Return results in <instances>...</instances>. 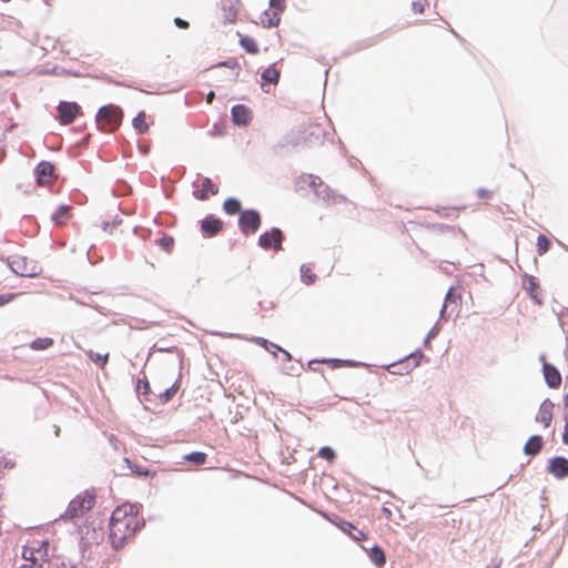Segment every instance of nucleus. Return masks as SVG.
Listing matches in <instances>:
<instances>
[{
  "mask_svg": "<svg viewBox=\"0 0 568 568\" xmlns=\"http://www.w3.org/2000/svg\"><path fill=\"white\" fill-rule=\"evenodd\" d=\"M122 119V109L114 104H108L99 109L95 122L100 131L112 133L121 125Z\"/></svg>",
  "mask_w": 568,
  "mask_h": 568,
  "instance_id": "7ed1b4c3",
  "label": "nucleus"
},
{
  "mask_svg": "<svg viewBox=\"0 0 568 568\" xmlns=\"http://www.w3.org/2000/svg\"><path fill=\"white\" fill-rule=\"evenodd\" d=\"M547 470L557 479H564L568 476V459L565 457H554L549 460Z\"/></svg>",
  "mask_w": 568,
  "mask_h": 568,
  "instance_id": "9b49d317",
  "label": "nucleus"
},
{
  "mask_svg": "<svg viewBox=\"0 0 568 568\" xmlns=\"http://www.w3.org/2000/svg\"><path fill=\"white\" fill-rule=\"evenodd\" d=\"M214 97H215V95H214V92H213V91H211V92L207 94V97H206V101H207V103H212V101H213Z\"/></svg>",
  "mask_w": 568,
  "mask_h": 568,
  "instance_id": "a18cd8bd",
  "label": "nucleus"
},
{
  "mask_svg": "<svg viewBox=\"0 0 568 568\" xmlns=\"http://www.w3.org/2000/svg\"><path fill=\"white\" fill-rule=\"evenodd\" d=\"M427 4V0H415L413 2V10L415 13H423Z\"/></svg>",
  "mask_w": 568,
  "mask_h": 568,
  "instance_id": "e433bc0d",
  "label": "nucleus"
},
{
  "mask_svg": "<svg viewBox=\"0 0 568 568\" xmlns=\"http://www.w3.org/2000/svg\"><path fill=\"white\" fill-rule=\"evenodd\" d=\"M283 233L280 229L274 227L270 232H265L258 239V244L265 248H274L280 251L282 248Z\"/></svg>",
  "mask_w": 568,
  "mask_h": 568,
  "instance_id": "1a4fd4ad",
  "label": "nucleus"
},
{
  "mask_svg": "<svg viewBox=\"0 0 568 568\" xmlns=\"http://www.w3.org/2000/svg\"><path fill=\"white\" fill-rule=\"evenodd\" d=\"M19 568H44L42 564H24Z\"/></svg>",
  "mask_w": 568,
  "mask_h": 568,
  "instance_id": "37998d69",
  "label": "nucleus"
},
{
  "mask_svg": "<svg viewBox=\"0 0 568 568\" xmlns=\"http://www.w3.org/2000/svg\"><path fill=\"white\" fill-rule=\"evenodd\" d=\"M239 225L245 235L255 233L261 225V216L257 211L246 210L241 213Z\"/></svg>",
  "mask_w": 568,
  "mask_h": 568,
  "instance_id": "423d86ee",
  "label": "nucleus"
},
{
  "mask_svg": "<svg viewBox=\"0 0 568 568\" xmlns=\"http://www.w3.org/2000/svg\"><path fill=\"white\" fill-rule=\"evenodd\" d=\"M219 193V186L212 182L209 178H203L199 184H196V189L193 192L195 199L200 201H205L210 197V195H216Z\"/></svg>",
  "mask_w": 568,
  "mask_h": 568,
  "instance_id": "9d476101",
  "label": "nucleus"
},
{
  "mask_svg": "<svg viewBox=\"0 0 568 568\" xmlns=\"http://www.w3.org/2000/svg\"><path fill=\"white\" fill-rule=\"evenodd\" d=\"M223 209L227 214L233 215L240 212L241 203L239 200L231 197L224 202Z\"/></svg>",
  "mask_w": 568,
  "mask_h": 568,
  "instance_id": "c756f323",
  "label": "nucleus"
},
{
  "mask_svg": "<svg viewBox=\"0 0 568 568\" xmlns=\"http://www.w3.org/2000/svg\"><path fill=\"white\" fill-rule=\"evenodd\" d=\"M554 407L555 405L549 398L545 399L539 406L536 422L540 423L545 428H548L552 422Z\"/></svg>",
  "mask_w": 568,
  "mask_h": 568,
  "instance_id": "ddd939ff",
  "label": "nucleus"
},
{
  "mask_svg": "<svg viewBox=\"0 0 568 568\" xmlns=\"http://www.w3.org/2000/svg\"><path fill=\"white\" fill-rule=\"evenodd\" d=\"M494 193L495 191L494 190H490V189H485V187H480L478 189L477 191V196L480 199V200H484V201H489L493 199L494 196Z\"/></svg>",
  "mask_w": 568,
  "mask_h": 568,
  "instance_id": "f704fd0d",
  "label": "nucleus"
},
{
  "mask_svg": "<svg viewBox=\"0 0 568 568\" xmlns=\"http://www.w3.org/2000/svg\"><path fill=\"white\" fill-rule=\"evenodd\" d=\"M562 442L568 445V418H566L565 428L562 433Z\"/></svg>",
  "mask_w": 568,
  "mask_h": 568,
  "instance_id": "a19ab883",
  "label": "nucleus"
},
{
  "mask_svg": "<svg viewBox=\"0 0 568 568\" xmlns=\"http://www.w3.org/2000/svg\"><path fill=\"white\" fill-rule=\"evenodd\" d=\"M301 275L303 283L306 285L313 284L317 277L310 265H302Z\"/></svg>",
  "mask_w": 568,
  "mask_h": 568,
  "instance_id": "c85d7f7f",
  "label": "nucleus"
},
{
  "mask_svg": "<svg viewBox=\"0 0 568 568\" xmlns=\"http://www.w3.org/2000/svg\"><path fill=\"white\" fill-rule=\"evenodd\" d=\"M316 181L320 182V184L322 183L321 179L317 178V176H312V184L315 185L316 184Z\"/></svg>",
  "mask_w": 568,
  "mask_h": 568,
  "instance_id": "49530a36",
  "label": "nucleus"
},
{
  "mask_svg": "<svg viewBox=\"0 0 568 568\" xmlns=\"http://www.w3.org/2000/svg\"><path fill=\"white\" fill-rule=\"evenodd\" d=\"M14 294L12 293H9V294H1L0 295V306H3L8 303H10L13 298H14Z\"/></svg>",
  "mask_w": 568,
  "mask_h": 568,
  "instance_id": "58836bf2",
  "label": "nucleus"
},
{
  "mask_svg": "<svg viewBox=\"0 0 568 568\" xmlns=\"http://www.w3.org/2000/svg\"><path fill=\"white\" fill-rule=\"evenodd\" d=\"M462 293L455 287H450L446 294L445 303L442 310V316L446 314L448 310L450 312H458L462 306Z\"/></svg>",
  "mask_w": 568,
  "mask_h": 568,
  "instance_id": "f8f14e48",
  "label": "nucleus"
},
{
  "mask_svg": "<svg viewBox=\"0 0 568 568\" xmlns=\"http://www.w3.org/2000/svg\"><path fill=\"white\" fill-rule=\"evenodd\" d=\"M321 364H328L332 368L341 367L343 364V361L341 359H313L308 362V368L313 372H321L320 365Z\"/></svg>",
  "mask_w": 568,
  "mask_h": 568,
  "instance_id": "412c9836",
  "label": "nucleus"
},
{
  "mask_svg": "<svg viewBox=\"0 0 568 568\" xmlns=\"http://www.w3.org/2000/svg\"><path fill=\"white\" fill-rule=\"evenodd\" d=\"M133 128L139 131V133H145L149 130V125L146 123L145 112H140L132 121Z\"/></svg>",
  "mask_w": 568,
  "mask_h": 568,
  "instance_id": "a878e982",
  "label": "nucleus"
},
{
  "mask_svg": "<svg viewBox=\"0 0 568 568\" xmlns=\"http://www.w3.org/2000/svg\"><path fill=\"white\" fill-rule=\"evenodd\" d=\"M240 44L250 54H257L260 51L257 42L251 37H241Z\"/></svg>",
  "mask_w": 568,
  "mask_h": 568,
  "instance_id": "4be33fe9",
  "label": "nucleus"
},
{
  "mask_svg": "<svg viewBox=\"0 0 568 568\" xmlns=\"http://www.w3.org/2000/svg\"><path fill=\"white\" fill-rule=\"evenodd\" d=\"M37 182L39 185H51L55 179V168L51 162L42 161L36 169Z\"/></svg>",
  "mask_w": 568,
  "mask_h": 568,
  "instance_id": "0eeeda50",
  "label": "nucleus"
},
{
  "mask_svg": "<svg viewBox=\"0 0 568 568\" xmlns=\"http://www.w3.org/2000/svg\"><path fill=\"white\" fill-rule=\"evenodd\" d=\"M160 245L166 251V252H171L173 245H174V240L171 237V236H163L161 240H160Z\"/></svg>",
  "mask_w": 568,
  "mask_h": 568,
  "instance_id": "c9c22d12",
  "label": "nucleus"
},
{
  "mask_svg": "<svg viewBox=\"0 0 568 568\" xmlns=\"http://www.w3.org/2000/svg\"><path fill=\"white\" fill-rule=\"evenodd\" d=\"M223 229V222L220 219H216L212 215L205 217L202 221L201 230L204 234L209 236H214L219 234Z\"/></svg>",
  "mask_w": 568,
  "mask_h": 568,
  "instance_id": "2eb2a0df",
  "label": "nucleus"
},
{
  "mask_svg": "<svg viewBox=\"0 0 568 568\" xmlns=\"http://www.w3.org/2000/svg\"><path fill=\"white\" fill-rule=\"evenodd\" d=\"M262 79L270 84H276L280 80V71L274 65H271L263 71Z\"/></svg>",
  "mask_w": 568,
  "mask_h": 568,
  "instance_id": "5701e85b",
  "label": "nucleus"
},
{
  "mask_svg": "<svg viewBox=\"0 0 568 568\" xmlns=\"http://www.w3.org/2000/svg\"><path fill=\"white\" fill-rule=\"evenodd\" d=\"M184 460L195 464L196 466L204 465L207 459V455L203 452H193L185 455Z\"/></svg>",
  "mask_w": 568,
  "mask_h": 568,
  "instance_id": "bb28decb",
  "label": "nucleus"
},
{
  "mask_svg": "<svg viewBox=\"0 0 568 568\" xmlns=\"http://www.w3.org/2000/svg\"><path fill=\"white\" fill-rule=\"evenodd\" d=\"M334 200H339V201H342V200H344V199H343V196H341V195H336V196H334Z\"/></svg>",
  "mask_w": 568,
  "mask_h": 568,
  "instance_id": "8fccbe9b",
  "label": "nucleus"
},
{
  "mask_svg": "<svg viewBox=\"0 0 568 568\" xmlns=\"http://www.w3.org/2000/svg\"><path fill=\"white\" fill-rule=\"evenodd\" d=\"M59 121L63 125H68L81 113V106L75 102H61L58 106Z\"/></svg>",
  "mask_w": 568,
  "mask_h": 568,
  "instance_id": "6e6552de",
  "label": "nucleus"
},
{
  "mask_svg": "<svg viewBox=\"0 0 568 568\" xmlns=\"http://www.w3.org/2000/svg\"><path fill=\"white\" fill-rule=\"evenodd\" d=\"M136 392L143 396H148L151 393L149 382L146 379H139L136 385Z\"/></svg>",
  "mask_w": 568,
  "mask_h": 568,
  "instance_id": "72a5a7b5",
  "label": "nucleus"
},
{
  "mask_svg": "<svg viewBox=\"0 0 568 568\" xmlns=\"http://www.w3.org/2000/svg\"><path fill=\"white\" fill-rule=\"evenodd\" d=\"M44 2H45L47 4H50V0H44Z\"/></svg>",
  "mask_w": 568,
  "mask_h": 568,
  "instance_id": "3c124183",
  "label": "nucleus"
},
{
  "mask_svg": "<svg viewBox=\"0 0 568 568\" xmlns=\"http://www.w3.org/2000/svg\"><path fill=\"white\" fill-rule=\"evenodd\" d=\"M536 288L537 284L534 281H530L529 292L532 298H537L536 294L534 293Z\"/></svg>",
  "mask_w": 568,
  "mask_h": 568,
  "instance_id": "c03bdc74",
  "label": "nucleus"
},
{
  "mask_svg": "<svg viewBox=\"0 0 568 568\" xmlns=\"http://www.w3.org/2000/svg\"><path fill=\"white\" fill-rule=\"evenodd\" d=\"M318 456L328 462H333L336 457L335 452L328 446L322 447L318 450Z\"/></svg>",
  "mask_w": 568,
  "mask_h": 568,
  "instance_id": "473e14b6",
  "label": "nucleus"
},
{
  "mask_svg": "<svg viewBox=\"0 0 568 568\" xmlns=\"http://www.w3.org/2000/svg\"><path fill=\"white\" fill-rule=\"evenodd\" d=\"M271 6L277 11H273L271 14L265 12V16L268 17V19H263L262 22L267 27H276L281 21L278 11H283L285 9V0H271Z\"/></svg>",
  "mask_w": 568,
  "mask_h": 568,
  "instance_id": "dca6fc26",
  "label": "nucleus"
},
{
  "mask_svg": "<svg viewBox=\"0 0 568 568\" xmlns=\"http://www.w3.org/2000/svg\"><path fill=\"white\" fill-rule=\"evenodd\" d=\"M52 345L53 339L51 337H39L30 344V347L34 351H44Z\"/></svg>",
  "mask_w": 568,
  "mask_h": 568,
  "instance_id": "cd10ccee",
  "label": "nucleus"
},
{
  "mask_svg": "<svg viewBox=\"0 0 568 568\" xmlns=\"http://www.w3.org/2000/svg\"><path fill=\"white\" fill-rule=\"evenodd\" d=\"M40 531L30 532L31 539L23 546L22 557L31 564H45L49 559V540L39 538Z\"/></svg>",
  "mask_w": 568,
  "mask_h": 568,
  "instance_id": "f03ea898",
  "label": "nucleus"
},
{
  "mask_svg": "<svg viewBox=\"0 0 568 568\" xmlns=\"http://www.w3.org/2000/svg\"><path fill=\"white\" fill-rule=\"evenodd\" d=\"M144 526L139 504L123 503L111 515L109 539L114 549H121Z\"/></svg>",
  "mask_w": 568,
  "mask_h": 568,
  "instance_id": "f257e3e1",
  "label": "nucleus"
},
{
  "mask_svg": "<svg viewBox=\"0 0 568 568\" xmlns=\"http://www.w3.org/2000/svg\"><path fill=\"white\" fill-rule=\"evenodd\" d=\"M179 390V384L174 383L170 388L159 395L160 402L165 404L170 402Z\"/></svg>",
  "mask_w": 568,
  "mask_h": 568,
  "instance_id": "7c9ffc66",
  "label": "nucleus"
},
{
  "mask_svg": "<svg viewBox=\"0 0 568 568\" xmlns=\"http://www.w3.org/2000/svg\"><path fill=\"white\" fill-rule=\"evenodd\" d=\"M383 513H385V515H387V516H390V514H392L390 510L386 507L383 508Z\"/></svg>",
  "mask_w": 568,
  "mask_h": 568,
  "instance_id": "de8ad7c7",
  "label": "nucleus"
},
{
  "mask_svg": "<svg viewBox=\"0 0 568 568\" xmlns=\"http://www.w3.org/2000/svg\"><path fill=\"white\" fill-rule=\"evenodd\" d=\"M71 210L72 207L69 205L60 206L57 212L52 215V220L58 225L65 224L71 219Z\"/></svg>",
  "mask_w": 568,
  "mask_h": 568,
  "instance_id": "aec40b11",
  "label": "nucleus"
},
{
  "mask_svg": "<svg viewBox=\"0 0 568 568\" xmlns=\"http://www.w3.org/2000/svg\"><path fill=\"white\" fill-rule=\"evenodd\" d=\"M542 445L544 443L541 436L534 435L526 442L524 452L526 455L535 456L540 453Z\"/></svg>",
  "mask_w": 568,
  "mask_h": 568,
  "instance_id": "6ab92c4d",
  "label": "nucleus"
},
{
  "mask_svg": "<svg viewBox=\"0 0 568 568\" xmlns=\"http://www.w3.org/2000/svg\"><path fill=\"white\" fill-rule=\"evenodd\" d=\"M302 143L307 148H317L324 143L325 131L320 124H310L302 132Z\"/></svg>",
  "mask_w": 568,
  "mask_h": 568,
  "instance_id": "39448f33",
  "label": "nucleus"
},
{
  "mask_svg": "<svg viewBox=\"0 0 568 568\" xmlns=\"http://www.w3.org/2000/svg\"><path fill=\"white\" fill-rule=\"evenodd\" d=\"M254 342L260 345V346H263V347H267V341L263 337H256L254 338Z\"/></svg>",
  "mask_w": 568,
  "mask_h": 568,
  "instance_id": "79ce46f5",
  "label": "nucleus"
},
{
  "mask_svg": "<svg viewBox=\"0 0 568 568\" xmlns=\"http://www.w3.org/2000/svg\"><path fill=\"white\" fill-rule=\"evenodd\" d=\"M54 434L55 436H59L60 435V427L59 426H54Z\"/></svg>",
  "mask_w": 568,
  "mask_h": 568,
  "instance_id": "09e8293b",
  "label": "nucleus"
},
{
  "mask_svg": "<svg viewBox=\"0 0 568 568\" xmlns=\"http://www.w3.org/2000/svg\"><path fill=\"white\" fill-rule=\"evenodd\" d=\"M550 246V241L547 239L546 235L540 234L537 237V251L539 255H544L548 252Z\"/></svg>",
  "mask_w": 568,
  "mask_h": 568,
  "instance_id": "2f4dec72",
  "label": "nucleus"
},
{
  "mask_svg": "<svg viewBox=\"0 0 568 568\" xmlns=\"http://www.w3.org/2000/svg\"><path fill=\"white\" fill-rule=\"evenodd\" d=\"M175 24L179 27V28H182V29H186L189 28V22L182 20L181 18H176L174 20Z\"/></svg>",
  "mask_w": 568,
  "mask_h": 568,
  "instance_id": "ea45409f",
  "label": "nucleus"
},
{
  "mask_svg": "<svg viewBox=\"0 0 568 568\" xmlns=\"http://www.w3.org/2000/svg\"><path fill=\"white\" fill-rule=\"evenodd\" d=\"M542 373L547 385L550 388H558L561 384V375L559 371L549 363H544Z\"/></svg>",
  "mask_w": 568,
  "mask_h": 568,
  "instance_id": "4468645a",
  "label": "nucleus"
},
{
  "mask_svg": "<svg viewBox=\"0 0 568 568\" xmlns=\"http://www.w3.org/2000/svg\"><path fill=\"white\" fill-rule=\"evenodd\" d=\"M369 559L376 564L378 567L383 566L386 562V557L384 550L378 547L374 546L369 551Z\"/></svg>",
  "mask_w": 568,
  "mask_h": 568,
  "instance_id": "b1692460",
  "label": "nucleus"
},
{
  "mask_svg": "<svg viewBox=\"0 0 568 568\" xmlns=\"http://www.w3.org/2000/svg\"><path fill=\"white\" fill-rule=\"evenodd\" d=\"M232 119L234 123L245 125L251 121L252 114L247 106L237 104L232 108Z\"/></svg>",
  "mask_w": 568,
  "mask_h": 568,
  "instance_id": "f3484780",
  "label": "nucleus"
},
{
  "mask_svg": "<svg viewBox=\"0 0 568 568\" xmlns=\"http://www.w3.org/2000/svg\"><path fill=\"white\" fill-rule=\"evenodd\" d=\"M87 355L100 368H104L109 362V353L100 354V353H95L93 351H88Z\"/></svg>",
  "mask_w": 568,
  "mask_h": 568,
  "instance_id": "393cba45",
  "label": "nucleus"
},
{
  "mask_svg": "<svg viewBox=\"0 0 568 568\" xmlns=\"http://www.w3.org/2000/svg\"><path fill=\"white\" fill-rule=\"evenodd\" d=\"M95 504V495L89 490H84L77 495L70 503L63 514L65 519H75L83 517L90 511Z\"/></svg>",
  "mask_w": 568,
  "mask_h": 568,
  "instance_id": "20e7f679",
  "label": "nucleus"
},
{
  "mask_svg": "<svg viewBox=\"0 0 568 568\" xmlns=\"http://www.w3.org/2000/svg\"><path fill=\"white\" fill-rule=\"evenodd\" d=\"M465 209H466L465 206H458V207H457V206H455V207H449V209L444 207V209H443V211H444V212H443L442 214H443L444 216H456V215H458V213H459L460 211H463V210H465Z\"/></svg>",
  "mask_w": 568,
  "mask_h": 568,
  "instance_id": "4c0bfd02",
  "label": "nucleus"
},
{
  "mask_svg": "<svg viewBox=\"0 0 568 568\" xmlns=\"http://www.w3.org/2000/svg\"><path fill=\"white\" fill-rule=\"evenodd\" d=\"M336 526L345 534H347L352 539L356 541L367 539V536L364 531L357 529L352 523L339 520L336 523Z\"/></svg>",
  "mask_w": 568,
  "mask_h": 568,
  "instance_id": "a211bd4d",
  "label": "nucleus"
}]
</instances>
